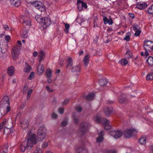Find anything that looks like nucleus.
<instances>
[{
    "mask_svg": "<svg viewBox=\"0 0 153 153\" xmlns=\"http://www.w3.org/2000/svg\"><path fill=\"white\" fill-rule=\"evenodd\" d=\"M27 136V141H23L20 145V150L22 152H24L27 148L28 149H30L33 144H35L36 143V135L32 134L31 130L28 131Z\"/></svg>",
    "mask_w": 153,
    "mask_h": 153,
    "instance_id": "obj_1",
    "label": "nucleus"
},
{
    "mask_svg": "<svg viewBox=\"0 0 153 153\" xmlns=\"http://www.w3.org/2000/svg\"><path fill=\"white\" fill-rule=\"evenodd\" d=\"M8 96H4L1 100L0 105V112L2 116L5 115L10 111L11 108Z\"/></svg>",
    "mask_w": 153,
    "mask_h": 153,
    "instance_id": "obj_2",
    "label": "nucleus"
},
{
    "mask_svg": "<svg viewBox=\"0 0 153 153\" xmlns=\"http://www.w3.org/2000/svg\"><path fill=\"white\" fill-rule=\"evenodd\" d=\"M143 47L145 51V56H147L149 55V52L153 51V41L147 40H145L143 41Z\"/></svg>",
    "mask_w": 153,
    "mask_h": 153,
    "instance_id": "obj_3",
    "label": "nucleus"
},
{
    "mask_svg": "<svg viewBox=\"0 0 153 153\" xmlns=\"http://www.w3.org/2000/svg\"><path fill=\"white\" fill-rule=\"evenodd\" d=\"M94 120L97 123L101 122L104 126L105 129L108 130L111 128V126L109 124V122L106 119L103 118L100 120V117L96 116L94 117Z\"/></svg>",
    "mask_w": 153,
    "mask_h": 153,
    "instance_id": "obj_4",
    "label": "nucleus"
},
{
    "mask_svg": "<svg viewBox=\"0 0 153 153\" xmlns=\"http://www.w3.org/2000/svg\"><path fill=\"white\" fill-rule=\"evenodd\" d=\"M30 3L39 11L45 12L46 10V7L44 4L40 1H36L34 2L31 1Z\"/></svg>",
    "mask_w": 153,
    "mask_h": 153,
    "instance_id": "obj_5",
    "label": "nucleus"
},
{
    "mask_svg": "<svg viewBox=\"0 0 153 153\" xmlns=\"http://www.w3.org/2000/svg\"><path fill=\"white\" fill-rule=\"evenodd\" d=\"M45 129L44 127H40L38 130L37 140L38 141H42L45 137Z\"/></svg>",
    "mask_w": 153,
    "mask_h": 153,
    "instance_id": "obj_6",
    "label": "nucleus"
},
{
    "mask_svg": "<svg viewBox=\"0 0 153 153\" xmlns=\"http://www.w3.org/2000/svg\"><path fill=\"white\" fill-rule=\"evenodd\" d=\"M4 34H2L0 36V47L1 49V52L2 53H4L6 52L7 50L8 46L7 42H4L2 40V36Z\"/></svg>",
    "mask_w": 153,
    "mask_h": 153,
    "instance_id": "obj_7",
    "label": "nucleus"
},
{
    "mask_svg": "<svg viewBox=\"0 0 153 153\" xmlns=\"http://www.w3.org/2000/svg\"><path fill=\"white\" fill-rule=\"evenodd\" d=\"M20 48L17 45L14 46L11 51L12 56L14 60H16L19 58V53Z\"/></svg>",
    "mask_w": 153,
    "mask_h": 153,
    "instance_id": "obj_8",
    "label": "nucleus"
},
{
    "mask_svg": "<svg viewBox=\"0 0 153 153\" xmlns=\"http://www.w3.org/2000/svg\"><path fill=\"white\" fill-rule=\"evenodd\" d=\"M137 132V130L133 128H129L124 132V135L126 138H129L135 135Z\"/></svg>",
    "mask_w": 153,
    "mask_h": 153,
    "instance_id": "obj_9",
    "label": "nucleus"
},
{
    "mask_svg": "<svg viewBox=\"0 0 153 153\" xmlns=\"http://www.w3.org/2000/svg\"><path fill=\"white\" fill-rule=\"evenodd\" d=\"M89 126V124L87 122L82 123L80 125L79 131L81 133V135H83L87 131Z\"/></svg>",
    "mask_w": 153,
    "mask_h": 153,
    "instance_id": "obj_10",
    "label": "nucleus"
},
{
    "mask_svg": "<svg viewBox=\"0 0 153 153\" xmlns=\"http://www.w3.org/2000/svg\"><path fill=\"white\" fill-rule=\"evenodd\" d=\"M77 5L78 9L79 11L83 10V9H86L87 7V5L86 3L80 0L77 1Z\"/></svg>",
    "mask_w": 153,
    "mask_h": 153,
    "instance_id": "obj_11",
    "label": "nucleus"
},
{
    "mask_svg": "<svg viewBox=\"0 0 153 153\" xmlns=\"http://www.w3.org/2000/svg\"><path fill=\"white\" fill-rule=\"evenodd\" d=\"M123 133L120 131H111L109 132V134L113 136L115 138H120L122 135Z\"/></svg>",
    "mask_w": 153,
    "mask_h": 153,
    "instance_id": "obj_12",
    "label": "nucleus"
},
{
    "mask_svg": "<svg viewBox=\"0 0 153 153\" xmlns=\"http://www.w3.org/2000/svg\"><path fill=\"white\" fill-rule=\"evenodd\" d=\"M118 100L121 104H126L128 103L126 96L125 94H122L119 97Z\"/></svg>",
    "mask_w": 153,
    "mask_h": 153,
    "instance_id": "obj_13",
    "label": "nucleus"
},
{
    "mask_svg": "<svg viewBox=\"0 0 153 153\" xmlns=\"http://www.w3.org/2000/svg\"><path fill=\"white\" fill-rule=\"evenodd\" d=\"M67 65L66 68L70 69V67L73 65V60L70 57H68L67 58Z\"/></svg>",
    "mask_w": 153,
    "mask_h": 153,
    "instance_id": "obj_14",
    "label": "nucleus"
},
{
    "mask_svg": "<svg viewBox=\"0 0 153 153\" xmlns=\"http://www.w3.org/2000/svg\"><path fill=\"white\" fill-rule=\"evenodd\" d=\"M76 153H88V152L86 149L80 147L76 149Z\"/></svg>",
    "mask_w": 153,
    "mask_h": 153,
    "instance_id": "obj_15",
    "label": "nucleus"
},
{
    "mask_svg": "<svg viewBox=\"0 0 153 153\" xmlns=\"http://www.w3.org/2000/svg\"><path fill=\"white\" fill-rule=\"evenodd\" d=\"M136 6L137 8L140 9H143L146 8L147 7V4L145 2H139L137 4Z\"/></svg>",
    "mask_w": 153,
    "mask_h": 153,
    "instance_id": "obj_16",
    "label": "nucleus"
},
{
    "mask_svg": "<svg viewBox=\"0 0 153 153\" xmlns=\"http://www.w3.org/2000/svg\"><path fill=\"white\" fill-rule=\"evenodd\" d=\"M37 68V74L39 75L42 74L44 71V66L39 63Z\"/></svg>",
    "mask_w": 153,
    "mask_h": 153,
    "instance_id": "obj_17",
    "label": "nucleus"
},
{
    "mask_svg": "<svg viewBox=\"0 0 153 153\" xmlns=\"http://www.w3.org/2000/svg\"><path fill=\"white\" fill-rule=\"evenodd\" d=\"M42 22V23L45 25L46 26H49L51 24V21L50 18L45 17L43 19Z\"/></svg>",
    "mask_w": 153,
    "mask_h": 153,
    "instance_id": "obj_18",
    "label": "nucleus"
},
{
    "mask_svg": "<svg viewBox=\"0 0 153 153\" xmlns=\"http://www.w3.org/2000/svg\"><path fill=\"white\" fill-rule=\"evenodd\" d=\"M3 121H5V122L4 123V128H11L13 126V124L12 122L11 121H6V120H4Z\"/></svg>",
    "mask_w": 153,
    "mask_h": 153,
    "instance_id": "obj_19",
    "label": "nucleus"
},
{
    "mask_svg": "<svg viewBox=\"0 0 153 153\" xmlns=\"http://www.w3.org/2000/svg\"><path fill=\"white\" fill-rule=\"evenodd\" d=\"M94 96L95 94L94 93H91L88 95L84 97V98L87 100L91 101L94 99Z\"/></svg>",
    "mask_w": 153,
    "mask_h": 153,
    "instance_id": "obj_20",
    "label": "nucleus"
},
{
    "mask_svg": "<svg viewBox=\"0 0 153 153\" xmlns=\"http://www.w3.org/2000/svg\"><path fill=\"white\" fill-rule=\"evenodd\" d=\"M25 66L24 68L23 71L26 73L29 72L31 70V67L27 62H25Z\"/></svg>",
    "mask_w": 153,
    "mask_h": 153,
    "instance_id": "obj_21",
    "label": "nucleus"
},
{
    "mask_svg": "<svg viewBox=\"0 0 153 153\" xmlns=\"http://www.w3.org/2000/svg\"><path fill=\"white\" fill-rule=\"evenodd\" d=\"M112 108L111 107H107L104 109V111L106 115L108 116H109L112 111Z\"/></svg>",
    "mask_w": 153,
    "mask_h": 153,
    "instance_id": "obj_22",
    "label": "nucleus"
},
{
    "mask_svg": "<svg viewBox=\"0 0 153 153\" xmlns=\"http://www.w3.org/2000/svg\"><path fill=\"white\" fill-rule=\"evenodd\" d=\"M10 1L11 4L16 7H18L21 4L20 0H10Z\"/></svg>",
    "mask_w": 153,
    "mask_h": 153,
    "instance_id": "obj_23",
    "label": "nucleus"
},
{
    "mask_svg": "<svg viewBox=\"0 0 153 153\" xmlns=\"http://www.w3.org/2000/svg\"><path fill=\"white\" fill-rule=\"evenodd\" d=\"M28 125V122L27 120H25L21 122V126L23 128L25 129L27 128Z\"/></svg>",
    "mask_w": 153,
    "mask_h": 153,
    "instance_id": "obj_24",
    "label": "nucleus"
},
{
    "mask_svg": "<svg viewBox=\"0 0 153 153\" xmlns=\"http://www.w3.org/2000/svg\"><path fill=\"white\" fill-rule=\"evenodd\" d=\"M14 71V67L11 66L8 68L7 70V73L9 76H11L13 74Z\"/></svg>",
    "mask_w": 153,
    "mask_h": 153,
    "instance_id": "obj_25",
    "label": "nucleus"
},
{
    "mask_svg": "<svg viewBox=\"0 0 153 153\" xmlns=\"http://www.w3.org/2000/svg\"><path fill=\"white\" fill-rule=\"evenodd\" d=\"M13 132V129H12L11 128H4V134H9Z\"/></svg>",
    "mask_w": 153,
    "mask_h": 153,
    "instance_id": "obj_26",
    "label": "nucleus"
},
{
    "mask_svg": "<svg viewBox=\"0 0 153 153\" xmlns=\"http://www.w3.org/2000/svg\"><path fill=\"white\" fill-rule=\"evenodd\" d=\"M89 61V56L88 55H86L83 59L84 65L85 66H87Z\"/></svg>",
    "mask_w": 153,
    "mask_h": 153,
    "instance_id": "obj_27",
    "label": "nucleus"
},
{
    "mask_svg": "<svg viewBox=\"0 0 153 153\" xmlns=\"http://www.w3.org/2000/svg\"><path fill=\"white\" fill-rule=\"evenodd\" d=\"M108 81L106 79H101L99 80V83L100 85L101 86L105 85L107 83Z\"/></svg>",
    "mask_w": 153,
    "mask_h": 153,
    "instance_id": "obj_28",
    "label": "nucleus"
},
{
    "mask_svg": "<svg viewBox=\"0 0 153 153\" xmlns=\"http://www.w3.org/2000/svg\"><path fill=\"white\" fill-rule=\"evenodd\" d=\"M45 56V53L42 50L40 51L39 54L40 59L39 60V63H41V61L43 59Z\"/></svg>",
    "mask_w": 153,
    "mask_h": 153,
    "instance_id": "obj_29",
    "label": "nucleus"
},
{
    "mask_svg": "<svg viewBox=\"0 0 153 153\" xmlns=\"http://www.w3.org/2000/svg\"><path fill=\"white\" fill-rule=\"evenodd\" d=\"M80 71V68L79 66H74L71 68V71L74 73H77Z\"/></svg>",
    "mask_w": 153,
    "mask_h": 153,
    "instance_id": "obj_30",
    "label": "nucleus"
},
{
    "mask_svg": "<svg viewBox=\"0 0 153 153\" xmlns=\"http://www.w3.org/2000/svg\"><path fill=\"white\" fill-rule=\"evenodd\" d=\"M52 71L50 69H48L45 72V75L47 78H51L52 76Z\"/></svg>",
    "mask_w": 153,
    "mask_h": 153,
    "instance_id": "obj_31",
    "label": "nucleus"
},
{
    "mask_svg": "<svg viewBox=\"0 0 153 153\" xmlns=\"http://www.w3.org/2000/svg\"><path fill=\"white\" fill-rule=\"evenodd\" d=\"M8 146H4L3 148L0 150V153H7L8 152Z\"/></svg>",
    "mask_w": 153,
    "mask_h": 153,
    "instance_id": "obj_32",
    "label": "nucleus"
},
{
    "mask_svg": "<svg viewBox=\"0 0 153 153\" xmlns=\"http://www.w3.org/2000/svg\"><path fill=\"white\" fill-rule=\"evenodd\" d=\"M147 62L149 66H152L153 65V58L151 56H149L147 59Z\"/></svg>",
    "mask_w": 153,
    "mask_h": 153,
    "instance_id": "obj_33",
    "label": "nucleus"
},
{
    "mask_svg": "<svg viewBox=\"0 0 153 153\" xmlns=\"http://www.w3.org/2000/svg\"><path fill=\"white\" fill-rule=\"evenodd\" d=\"M139 140L140 144H145L146 143V137H141L139 138Z\"/></svg>",
    "mask_w": 153,
    "mask_h": 153,
    "instance_id": "obj_34",
    "label": "nucleus"
},
{
    "mask_svg": "<svg viewBox=\"0 0 153 153\" xmlns=\"http://www.w3.org/2000/svg\"><path fill=\"white\" fill-rule=\"evenodd\" d=\"M35 19L38 22L42 23L43 22V19L39 15H37L35 16Z\"/></svg>",
    "mask_w": 153,
    "mask_h": 153,
    "instance_id": "obj_35",
    "label": "nucleus"
},
{
    "mask_svg": "<svg viewBox=\"0 0 153 153\" xmlns=\"http://www.w3.org/2000/svg\"><path fill=\"white\" fill-rule=\"evenodd\" d=\"M120 63L123 65H126L128 64V61L126 59L124 58L120 60Z\"/></svg>",
    "mask_w": 153,
    "mask_h": 153,
    "instance_id": "obj_36",
    "label": "nucleus"
},
{
    "mask_svg": "<svg viewBox=\"0 0 153 153\" xmlns=\"http://www.w3.org/2000/svg\"><path fill=\"white\" fill-rule=\"evenodd\" d=\"M146 79L147 80H153V73H150L148 74Z\"/></svg>",
    "mask_w": 153,
    "mask_h": 153,
    "instance_id": "obj_37",
    "label": "nucleus"
},
{
    "mask_svg": "<svg viewBox=\"0 0 153 153\" xmlns=\"http://www.w3.org/2000/svg\"><path fill=\"white\" fill-rule=\"evenodd\" d=\"M133 27L134 31L140 30V26L137 24H134L133 26Z\"/></svg>",
    "mask_w": 153,
    "mask_h": 153,
    "instance_id": "obj_38",
    "label": "nucleus"
},
{
    "mask_svg": "<svg viewBox=\"0 0 153 153\" xmlns=\"http://www.w3.org/2000/svg\"><path fill=\"white\" fill-rule=\"evenodd\" d=\"M131 33L128 32L126 33V36L124 38V39L127 41H129L130 40V36L131 35Z\"/></svg>",
    "mask_w": 153,
    "mask_h": 153,
    "instance_id": "obj_39",
    "label": "nucleus"
},
{
    "mask_svg": "<svg viewBox=\"0 0 153 153\" xmlns=\"http://www.w3.org/2000/svg\"><path fill=\"white\" fill-rule=\"evenodd\" d=\"M148 12L150 14H153V4L149 7Z\"/></svg>",
    "mask_w": 153,
    "mask_h": 153,
    "instance_id": "obj_40",
    "label": "nucleus"
},
{
    "mask_svg": "<svg viewBox=\"0 0 153 153\" xmlns=\"http://www.w3.org/2000/svg\"><path fill=\"white\" fill-rule=\"evenodd\" d=\"M70 25H69L66 24H65V33H68V30L70 28Z\"/></svg>",
    "mask_w": 153,
    "mask_h": 153,
    "instance_id": "obj_41",
    "label": "nucleus"
},
{
    "mask_svg": "<svg viewBox=\"0 0 153 153\" xmlns=\"http://www.w3.org/2000/svg\"><path fill=\"white\" fill-rule=\"evenodd\" d=\"M28 32L24 31L21 35V36L22 38H26L28 37Z\"/></svg>",
    "mask_w": 153,
    "mask_h": 153,
    "instance_id": "obj_42",
    "label": "nucleus"
},
{
    "mask_svg": "<svg viewBox=\"0 0 153 153\" xmlns=\"http://www.w3.org/2000/svg\"><path fill=\"white\" fill-rule=\"evenodd\" d=\"M32 91V90L31 89H30L28 91L27 96V100H28L29 99Z\"/></svg>",
    "mask_w": 153,
    "mask_h": 153,
    "instance_id": "obj_43",
    "label": "nucleus"
},
{
    "mask_svg": "<svg viewBox=\"0 0 153 153\" xmlns=\"http://www.w3.org/2000/svg\"><path fill=\"white\" fill-rule=\"evenodd\" d=\"M125 56L128 58L131 57V53L130 51H127L126 53Z\"/></svg>",
    "mask_w": 153,
    "mask_h": 153,
    "instance_id": "obj_44",
    "label": "nucleus"
},
{
    "mask_svg": "<svg viewBox=\"0 0 153 153\" xmlns=\"http://www.w3.org/2000/svg\"><path fill=\"white\" fill-rule=\"evenodd\" d=\"M73 117L74 120V123L76 124H78L79 123V120L78 119H77V118H76V116L75 114H74L73 115Z\"/></svg>",
    "mask_w": 153,
    "mask_h": 153,
    "instance_id": "obj_45",
    "label": "nucleus"
},
{
    "mask_svg": "<svg viewBox=\"0 0 153 153\" xmlns=\"http://www.w3.org/2000/svg\"><path fill=\"white\" fill-rule=\"evenodd\" d=\"M103 138L102 136H100L97 138V142L100 143L103 140Z\"/></svg>",
    "mask_w": 153,
    "mask_h": 153,
    "instance_id": "obj_46",
    "label": "nucleus"
},
{
    "mask_svg": "<svg viewBox=\"0 0 153 153\" xmlns=\"http://www.w3.org/2000/svg\"><path fill=\"white\" fill-rule=\"evenodd\" d=\"M34 153H42V150L39 148H37Z\"/></svg>",
    "mask_w": 153,
    "mask_h": 153,
    "instance_id": "obj_47",
    "label": "nucleus"
},
{
    "mask_svg": "<svg viewBox=\"0 0 153 153\" xmlns=\"http://www.w3.org/2000/svg\"><path fill=\"white\" fill-rule=\"evenodd\" d=\"M76 110L77 112H80L82 111V108L80 106H77L76 107Z\"/></svg>",
    "mask_w": 153,
    "mask_h": 153,
    "instance_id": "obj_48",
    "label": "nucleus"
},
{
    "mask_svg": "<svg viewBox=\"0 0 153 153\" xmlns=\"http://www.w3.org/2000/svg\"><path fill=\"white\" fill-rule=\"evenodd\" d=\"M104 24L105 25L108 24V19L105 16H104L103 19Z\"/></svg>",
    "mask_w": 153,
    "mask_h": 153,
    "instance_id": "obj_49",
    "label": "nucleus"
},
{
    "mask_svg": "<svg viewBox=\"0 0 153 153\" xmlns=\"http://www.w3.org/2000/svg\"><path fill=\"white\" fill-rule=\"evenodd\" d=\"M34 73L33 72H31L28 77V79L29 80L31 79L34 77Z\"/></svg>",
    "mask_w": 153,
    "mask_h": 153,
    "instance_id": "obj_50",
    "label": "nucleus"
},
{
    "mask_svg": "<svg viewBox=\"0 0 153 153\" xmlns=\"http://www.w3.org/2000/svg\"><path fill=\"white\" fill-rule=\"evenodd\" d=\"M24 25H30V20H25L23 22Z\"/></svg>",
    "mask_w": 153,
    "mask_h": 153,
    "instance_id": "obj_51",
    "label": "nucleus"
},
{
    "mask_svg": "<svg viewBox=\"0 0 153 153\" xmlns=\"http://www.w3.org/2000/svg\"><path fill=\"white\" fill-rule=\"evenodd\" d=\"M135 31V33H134L135 36H138L140 35V33L141 32V30H137V31Z\"/></svg>",
    "mask_w": 153,
    "mask_h": 153,
    "instance_id": "obj_52",
    "label": "nucleus"
},
{
    "mask_svg": "<svg viewBox=\"0 0 153 153\" xmlns=\"http://www.w3.org/2000/svg\"><path fill=\"white\" fill-rule=\"evenodd\" d=\"M67 124V121L66 120H65L62 122L61 124V126L62 127H64L66 126Z\"/></svg>",
    "mask_w": 153,
    "mask_h": 153,
    "instance_id": "obj_53",
    "label": "nucleus"
},
{
    "mask_svg": "<svg viewBox=\"0 0 153 153\" xmlns=\"http://www.w3.org/2000/svg\"><path fill=\"white\" fill-rule=\"evenodd\" d=\"M58 111L59 113L62 114L64 112V109L63 108H58Z\"/></svg>",
    "mask_w": 153,
    "mask_h": 153,
    "instance_id": "obj_54",
    "label": "nucleus"
},
{
    "mask_svg": "<svg viewBox=\"0 0 153 153\" xmlns=\"http://www.w3.org/2000/svg\"><path fill=\"white\" fill-rule=\"evenodd\" d=\"M5 121H3L0 124V131H1L3 127H4V123Z\"/></svg>",
    "mask_w": 153,
    "mask_h": 153,
    "instance_id": "obj_55",
    "label": "nucleus"
},
{
    "mask_svg": "<svg viewBox=\"0 0 153 153\" xmlns=\"http://www.w3.org/2000/svg\"><path fill=\"white\" fill-rule=\"evenodd\" d=\"M46 88L47 91L49 92H53V90L50 89L49 87L48 86H46Z\"/></svg>",
    "mask_w": 153,
    "mask_h": 153,
    "instance_id": "obj_56",
    "label": "nucleus"
},
{
    "mask_svg": "<svg viewBox=\"0 0 153 153\" xmlns=\"http://www.w3.org/2000/svg\"><path fill=\"white\" fill-rule=\"evenodd\" d=\"M69 101V100L68 99L65 100L62 103V105H66L68 103Z\"/></svg>",
    "mask_w": 153,
    "mask_h": 153,
    "instance_id": "obj_57",
    "label": "nucleus"
},
{
    "mask_svg": "<svg viewBox=\"0 0 153 153\" xmlns=\"http://www.w3.org/2000/svg\"><path fill=\"white\" fill-rule=\"evenodd\" d=\"M42 146L43 148H46L48 146V143L47 142H45L42 145Z\"/></svg>",
    "mask_w": 153,
    "mask_h": 153,
    "instance_id": "obj_58",
    "label": "nucleus"
},
{
    "mask_svg": "<svg viewBox=\"0 0 153 153\" xmlns=\"http://www.w3.org/2000/svg\"><path fill=\"white\" fill-rule=\"evenodd\" d=\"M108 23L109 25H111L113 24V22L112 20L111 19H108Z\"/></svg>",
    "mask_w": 153,
    "mask_h": 153,
    "instance_id": "obj_59",
    "label": "nucleus"
},
{
    "mask_svg": "<svg viewBox=\"0 0 153 153\" xmlns=\"http://www.w3.org/2000/svg\"><path fill=\"white\" fill-rule=\"evenodd\" d=\"M10 37L8 35H6L4 37V39L6 41H8L10 39Z\"/></svg>",
    "mask_w": 153,
    "mask_h": 153,
    "instance_id": "obj_60",
    "label": "nucleus"
},
{
    "mask_svg": "<svg viewBox=\"0 0 153 153\" xmlns=\"http://www.w3.org/2000/svg\"><path fill=\"white\" fill-rule=\"evenodd\" d=\"M52 117L53 118H56L57 117V114L53 113L52 114Z\"/></svg>",
    "mask_w": 153,
    "mask_h": 153,
    "instance_id": "obj_61",
    "label": "nucleus"
},
{
    "mask_svg": "<svg viewBox=\"0 0 153 153\" xmlns=\"http://www.w3.org/2000/svg\"><path fill=\"white\" fill-rule=\"evenodd\" d=\"M38 53L37 52H34L33 53V56L34 57H36L38 56Z\"/></svg>",
    "mask_w": 153,
    "mask_h": 153,
    "instance_id": "obj_62",
    "label": "nucleus"
},
{
    "mask_svg": "<svg viewBox=\"0 0 153 153\" xmlns=\"http://www.w3.org/2000/svg\"><path fill=\"white\" fill-rule=\"evenodd\" d=\"M129 16L132 18H134V14L133 13H129Z\"/></svg>",
    "mask_w": 153,
    "mask_h": 153,
    "instance_id": "obj_63",
    "label": "nucleus"
},
{
    "mask_svg": "<svg viewBox=\"0 0 153 153\" xmlns=\"http://www.w3.org/2000/svg\"><path fill=\"white\" fill-rule=\"evenodd\" d=\"M47 81L49 83H51L52 82V80L50 79V78H47Z\"/></svg>",
    "mask_w": 153,
    "mask_h": 153,
    "instance_id": "obj_64",
    "label": "nucleus"
}]
</instances>
